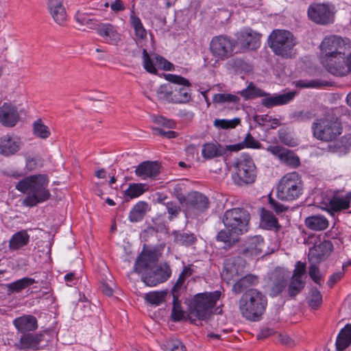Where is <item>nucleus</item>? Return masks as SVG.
Returning <instances> with one entry per match:
<instances>
[{
	"mask_svg": "<svg viewBox=\"0 0 351 351\" xmlns=\"http://www.w3.org/2000/svg\"><path fill=\"white\" fill-rule=\"evenodd\" d=\"M236 36V44L243 49L254 50L260 46L261 35L250 28L241 29Z\"/></svg>",
	"mask_w": 351,
	"mask_h": 351,
	"instance_id": "15",
	"label": "nucleus"
},
{
	"mask_svg": "<svg viewBox=\"0 0 351 351\" xmlns=\"http://www.w3.org/2000/svg\"><path fill=\"white\" fill-rule=\"evenodd\" d=\"M173 308L171 311L172 319L175 322L180 321L184 317V311L181 307V303L178 300L179 294H172Z\"/></svg>",
	"mask_w": 351,
	"mask_h": 351,
	"instance_id": "46",
	"label": "nucleus"
},
{
	"mask_svg": "<svg viewBox=\"0 0 351 351\" xmlns=\"http://www.w3.org/2000/svg\"><path fill=\"white\" fill-rule=\"evenodd\" d=\"M265 96L266 97L262 99L261 104L266 108H272L276 106L285 105L292 99H293L295 93L289 92L284 94L275 95L273 96Z\"/></svg>",
	"mask_w": 351,
	"mask_h": 351,
	"instance_id": "27",
	"label": "nucleus"
},
{
	"mask_svg": "<svg viewBox=\"0 0 351 351\" xmlns=\"http://www.w3.org/2000/svg\"><path fill=\"white\" fill-rule=\"evenodd\" d=\"M351 191L344 196L335 195L330 200V208L334 211H340L350 208Z\"/></svg>",
	"mask_w": 351,
	"mask_h": 351,
	"instance_id": "32",
	"label": "nucleus"
},
{
	"mask_svg": "<svg viewBox=\"0 0 351 351\" xmlns=\"http://www.w3.org/2000/svg\"><path fill=\"white\" fill-rule=\"evenodd\" d=\"M239 101L238 96L230 93H217L213 97V101L216 104H238Z\"/></svg>",
	"mask_w": 351,
	"mask_h": 351,
	"instance_id": "44",
	"label": "nucleus"
},
{
	"mask_svg": "<svg viewBox=\"0 0 351 351\" xmlns=\"http://www.w3.org/2000/svg\"><path fill=\"white\" fill-rule=\"evenodd\" d=\"M36 280L34 278L25 277L13 282L6 285L8 290L11 292H20L23 289L34 284Z\"/></svg>",
	"mask_w": 351,
	"mask_h": 351,
	"instance_id": "38",
	"label": "nucleus"
},
{
	"mask_svg": "<svg viewBox=\"0 0 351 351\" xmlns=\"http://www.w3.org/2000/svg\"><path fill=\"white\" fill-rule=\"evenodd\" d=\"M296 86L300 88H317L323 86V83L319 80H300L296 82Z\"/></svg>",
	"mask_w": 351,
	"mask_h": 351,
	"instance_id": "63",
	"label": "nucleus"
},
{
	"mask_svg": "<svg viewBox=\"0 0 351 351\" xmlns=\"http://www.w3.org/2000/svg\"><path fill=\"white\" fill-rule=\"evenodd\" d=\"M171 274V269L166 263L156 266L150 272L143 274L142 281L149 287H154L167 280Z\"/></svg>",
	"mask_w": 351,
	"mask_h": 351,
	"instance_id": "14",
	"label": "nucleus"
},
{
	"mask_svg": "<svg viewBox=\"0 0 351 351\" xmlns=\"http://www.w3.org/2000/svg\"><path fill=\"white\" fill-rule=\"evenodd\" d=\"M29 240V235L26 230H21L15 233L9 241V247L11 250H17L26 245Z\"/></svg>",
	"mask_w": 351,
	"mask_h": 351,
	"instance_id": "34",
	"label": "nucleus"
},
{
	"mask_svg": "<svg viewBox=\"0 0 351 351\" xmlns=\"http://www.w3.org/2000/svg\"><path fill=\"white\" fill-rule=\"evenodd\" d=\"M260 226L264 229L274 230L275 232H278L281 228L274 214L263 208L261 210Z\"/></svg>",
	"mask_w": 351,
	"mask_h": 351,
	"instance_id": "29",
	"label": "nucleus"
},
{
	"mask_svg": "<svg viewBox=\"0 0 351 351\" xmlns=\"http://www.w3.org/2000/svg\"><path fill=\"white\" fill-rule=\"evenodd\" d=\"M225 149L217 143H208L202 146V154L206 159H212L222 156Z\"/></svg>",
	"mask_w": 351,
	"mask_h": 351,
	"instance_id": "33",
	"label": "nucleus"
},
{
	"mask_svg": "<svg viewBox=\"0 0 351 351\" xmlns=\"http://www.w3.org/2000/svg\"><path fill=\"white\" fill-rule=\"evenodd\" d=\"M13 325L19 332L26 334L37 329L38 322L34 316L25 315L14 319Z\"/></svg>",
	"mask_w": 351,
	"mask_h": 351,
	"instance_id": "24",
	"label": "nucleus"
},
{
	"mask_svg": "<svg viewBox=\"0 0 351 351\" xmlns=\"http://www.w3.org/2000/svg\"><path fill=\"white\" fill-rule=\"evenodd\" d=\"M191 274L192 269L190 267H185L171 289L172 294H179V291L184 283L186 278L189 277Z\"/></svg>",
	"mask_w": 351,
	"mask_h": 351,
	"instance_id": "49",
	"label": "nucleus"
},
{
	"mask_svg": "<svg viewBox=\"0 0 351 351\" xmlns=\"http://www.w3.org/2000/svg\"><path fill=\"white\" fill-rule=\"evenodd\" d=\"M221 295V293L219 291L195 295L191 310V315L199 319H208L213 313V308Z\"/></svg>",
	"mask_w": 351,
	"mask_h": 351,
	"instance_id": "8",
	"label": "nucleus"
},
{
	"mask_svg": "<svg viewBox=\"0 0 351 351\" xmlns=\"http://www.w3.org/2000/svg\"><path fill=\"white\" fill-rule=\"evenodd\" d=\"M33 133L36 137L42 139L47 138L51 134L49 128L44 124L41 119L33 123Z\"/></svg>",
	"mask_w": 351,
	"mask_h": 351,
	"instance_id": "42",
	"label": "nucleus"
},
{
	"mask_svg": "<svg viewBox=\"0 0 351 351\" xmlns=\"http://www.w3.org/2000/svg\"><path fill=\"white\" fill-rule=\"evenodd\" d=\"M186 207V214L203 212L209 206L208 198L201 193L193 191L186 195V199L183 205Z\"/></svg>",
	"mask_w": 351,
	"mask_h": 351,
	"instance_id": "16",
	"label": "nucleus"
},
{
	"mask_svg": "<svg viewBox=\"0 0 351 351\" xmlns=\"http://www.w3.org/2000/svg\"><path fill=\"white\" fill-rule=\"evenodd\" d=\"M245 267V261L242 258H228L224 262L221 276L225 281L230 283L244 274Z\"/></svg>",
	"mask_w": 351,
	"mask_h": 351,
	"instance_id": "13",
	"label": "nucleus"
},
{
	"mask_svg": "<svg viewBox=\"0 0 351 351\" xmlns=\"http://www.w3.org/2000/svg\"><path fill=\"white\" fill-rule=\"evenodd\" d=\"M156 94L160 100L174 104V97H173V86L170 84L160 86L156 90Z\"/></svg>",
	"mask_w": 351,
	"mask_h": 351,
	"instance_id": "39",
	"label": "nucleus"
},
{
	"mask_svg": "<svg viewBox=\"0 0 351 351\" xmlns=\"http://www.w3.org/2000/svg\"><path fill=\"white\" fill-rule=\"evenodd\" d=\"M332 247V244L329 241H324L318 245H315L309 250L308 258L314 262L319 263L330 254Z\"/></svg>",
	"mask_w": 351,
	"mask_h": 351,
	"instance_id": "21",
	"label": "nucleus"
},
{
	"mask_svg": "<svg viewBox=\"0 0 351 351\" xmlns=\"http://www.w3.org/2000/svg\"><path fill=\"white\" fill-rule=\"evenodd\" d=\"M145 300L151 304L159 305L164 301L162 292H149L145 295Z\"/></svg>",
	"mask_w": 351,
	"mask_h": 351,
	"instance_id": "56",
	"label": "nucleus"
},
{
	"mask_svg": "<svg viewBox=\"0 0 351 351\" xmlns=\"http://www.w3.org/2000/svg\"><path fill=\"white\" fill-rule=\"evenodd\" d=\"M158 258V254L155 251L149 250L141 253L135 262L134 271L140 274L145 269L151 268Z\"/></svg>",
	"mask_w": 351,
	"mask_h": 351,
	"instance_id": "22",
	"label": "nucleus"
},
{
	"mask_svg": "<svg viewBox=\"0 0 351 351\" xmlns=\"http://www.w3.org/2000/svg\"><path fill=\"white\" fill-rule=\"evenodd\" d=\"M164 351H186L185 346L179 339H167L161 345Z\"/></svg>",
	"mask_w": 351,
	"mask_h": 351,
	"instance_id": "48",
	"label": "nucleus"
},
{
	"mask_svg": "<svg viewBox=\"0 0 351 351\" xmlns=\"http://www.w3.org/2000/svg\"><path fill=\"white\" fill-rule=\"evenodd\" d=\"M21 145L19 138L4 135L0 138V154L5 156L14 155L20 150Z\"/></svg>",
	"mask_w": 351,
	"mask_h": 351,
	"instance_id": "20",
	"label": "nucleus"
},
{
	"mask_svg": "<svg viewBox=\"0 0 351 351\" xmlns=\"http://www.w3.org/2000/svg\"><path fill=\"white\" fill-rule=\"evenodd\" d=\"M48 184L47 175L36 174L19 181L16 185V189L27 194L23 200V204L27 206L32 207L50 198L51 193L47 189Z\"/></svg>",
	"mask_w": 351,
	"mask_h": 351,
	"instance_id": "3",
	"label": "nucleus"
},
{
	"mask_svg": "<svg viewBox=\"0 0 351 351\" xmlns=\"http://www.w3.org/2000/svg\"><path fill=\"white\" fill-rule=\"evenodd\" d=\"M131 25L134 29L135 35L138 39H145L147 37V31L143 25L139 17L136 16L134 11L132 10L130 16Z\"/></svg>",
	"mask_w": 351,
	"mask_h": 351,
	"instance_id": "36",
	"label": "nucleus"
},
{
	"mask_svg": "<svg viewBox=\"0 0 351 351\" xmlns=\"http://www.w3.org/2000/svg\"><path fill=\"white\" fill-rule=\"evenodd\" d=\"M308 16L317 24L327 25L334 20L331 6L328 3H313L308 9Z\"/></svg>",
	"mask_w": 351,
	"mask_h": 351,
	"instance_id": "12",
	"label": "nucleus"
},
{
	"mask_svg": "<svg viewBox=\"0 0 351 351\" xmlns=\"http://www.w3.org/2000/svg\"><path fill=\"white\" fill-rule=\"evenodd\" d=\"M143 66L145 69L150 73L155 74L157 72V70L155 67V61H154V55L153 56V58H151L147 50L143 49Z\"/></svg>",
	"mask_w": 351,
	"mask_h": 351,
	"instance_id": "53",
	"label": "nucleus"
},
{
	"mask_svg": "<svg viewBox=\"0 0 351 351\" xmlns=\"http://www.w3.org/2000/svg\"><path fill=\"white\" fill-rule=\"evenodd\" d=\"M160 173V166L156 162L145 161L136 169L135 173L143 179L154 178Z\"/></svg>",
	"mask_w": 351,
	"mask_h": 351,
	"instance_id": "26",
	"label": "nucleus"
},
{
	"mask_svg": "<svg viewBox=\"0 0 351 351\" xmlns=\"http://www.w3.org/2000/svg\"><path fill=\"white\" fill-rule=\"evenodd\" d=\"M173 195L178 199V200L179 201L180 204H182V205H184L186 199V196H185L183 193H182V186L181 185H176L174 188H173Z\"/></svg>",
	"mask_w": 351,
	"mask_h": 351,
	"instance_id": "64",
	"label": "nucleus"
},
{
	"mask_svg": "<svg viewBox=\"0 0 351 351\" xmlns=\"http://www.w3.org/2000/svg\"><path fill=\"white\" fill-rule=\"evenodd\" d=\"M250 213L243 208H233L225 211L222 222L225 229L220 230L216 239L230 248L239 240L241 235L247 233L250 229Z\"/></svg>",
	"mask_w": 351,
	"mask_h": 351,
	"instance_id": "2",
	"label": "nucleus"
},
{
	"mask_svg": "<svg viewBox=\"0 0 351 351\" xmlns=\"http://www.w3.org/2000/svg\"><path fill=\"white\" fill-rule=\"evenodd\" d=\"M239 93L245 99H250L268 95L267 93L257 88L253 82H250L247 88L240 91Z\"/></svg>",
	"mask_w": 351,
	"mask_h": 351,
	"instance_id": "37",
	"label": "nucleus"
},
{
	"mask_svg": "<svg viewBox=\"0 0 351 351\" xmlns=\"http://www.w3.org/2000/svg\"><path fill=\"white\" fill-rule=\"evenodd\" d=\"M47 341L45 334L26 333L21 337L18 347L21 350H39L45 347Z\"/></svg>",
	"mask_w": 351,
	"mask_h": 351,
	"instance_id": "18",
	"label": "nucleus"
},
{
	"mask_svg": "<svg viewBox=\"0 0 351 351\" xmlns=\"http://www.w3.org/2000/svg\"><path fill=\"white\" fill-rule=\"evenodd\" d=\"M264 240L262 237L256 235L248 238L244 244L242 254L245 256H258L263 252Z\"/></svg>",
	"mask_w": 351,
	"mask_h": 351,
	"instance_id": "25",
	"label": "nucleus"
},
{
	"mask_svg": "<svg viewBox=\"0 0 351 351\" xmlns=\"http://www.w3.org/2000/svg\"><path fill=\"white\" fill-rule=\"evenodd\" d=\"M271 282V295L276 296L280 294L287 286V281L270 280Z\"/></svg>",
	"mask_w": 351,
	"mask_h": 351,
	"instance_id": "61",
	"label": "nucleus"
},
{
	"mask_svg": "<svg viewBox=\"0 0 351 351\" xmlns=\"http://www.w3.org/2000/svg\"><path fill=\"white\" fill-rule=\"evenodd\" d=\"M258 283V277L253 274H247L239 278L233 285L232 290L235 294H240L243 291L249 290L250 287L256 286Z\"/></svg>",
	"mask_w": 351,
	"mask_h": 351,
	"instance_id": "28",
	"label": "nucleus"
},
{
	"mask_svg": "<svg viewBox=\"0 0 351 351\" xmlns=\"http://www.w3.org/2000/svg\"><path fill=\"white\" fill-rule=\"evenodd\" d=\"M322 302V296L317 289H312L308 300L309 306L313 308H317Z\"/></svg>",
	"mask_w": 351,
	"mask_h": 351,
	"instance_id": "54",
	"label": "nucleus"
},
{
	"mask_svg": "<svg viewBox=\"0 0 351 351\" xmlns=\"http://www.w3.org/2000/svg\"><path fill=\"white\" fill-rule=\"evenodd\" d=\"M311 278L317 285H321L322 276L319 268L315 265H311L308 269Z\"/></svg>",
	"mask_w": 351,
	"mask_h": 351,
	"instance_id": "62",
	"label": "nucleus"
},
{
	"mask_svg": "<svg viewBox=\"0 0 351 351\" xmlns=\"http://www.w3.org/2000/svg\"><path fill=\"white\" fill-rule=\"evenodd\" d=\"M306 272V265L305 263L297 261L295 265V268L293 271L291 278L298 280H304L303 277Z\"/></svg>",
	"mask_w": 351,
	"mask_h": 351,
	"instance_id": "57",
	"label": "nucleus"
},
{
	"mask_svg": "<svg viewBox=\"0 0 351 351\" xmlns=\"http://www.w3.org/2000/svg\"><path fill=\"white\" fill-rule=\"evenodd\" d=\"M236 47L235 41L226 35H219L212 38L209 49L213 56L219 61L229 58Z\"/></svg>",
	"mask_w": 351,
	"mask_h": 351,
	"instance_id": "10",
	"label": "nucleus"
},
{
	"mask_svg": "<svg viewBox=\"0 0 351 351\" xmlns=\"http://www.w3.org/2000/svg\"><path fill=\"white\" fill-rule=\"evenodd\" d=\"M234 173L232 178L239 186L252 184L256 178V168L249 156H242L234 164Z\"/></svg>",
	"mask_w": 351,
	"mask_h": 351,
	"instance_id": "9",
	"label": "nucleus"
},
{
	"mask_svg": "<svg viewBox=\"0 0 351 351\" xmlns=\"http://www.w3.org/2000/svg\"><path fill=\"white\" fill-rule=\"evenodd\" d=\"M267 151L287 165L297 167L300 165L299 158L293 152L278 145L269 146Z\"/></svg>",
	"mask_w": 351,
	"mask_h": 351,
	"instance_id": "19",
	"label": "nucleus"
},
{
	"mask_svg": "<svg viewBox=\"0 0 351 351\" xmlns=\"http://www.w3.org/2000/svg\"><path fill=\"white\" fill-rule=\"evenodd\" d=\"M288 271L282 267H276L271 274L270 280L287 281Z\"/></svg>",
	"mask_w": 351,
	"mask_h": 351,
	"instance_id": "59",
	"label": "nucleus"
},
{
	"mask_svg": "<svg viewBox=\"0 0 351 351\" xmlns=\"http://www.w3.org/2000/svg\"><path fill=\"white\" fill-rule=\"evenodd\" d=\"M144 192L143 186L141 184H130L128 189L125 191V195L130 199L137 197Z\"/></svg>",
	"mask_w": 351,
	"mask_h": 351,
	"instance_id": "55",
	"label": "nucleus"
},
{
	"mask_svg": "<svg viewBox=\"0 0 351 351\" xmlns=\"http://www.w3.org/2000/svg\"><path fill=\"white\" fill-rule=\"evenodd\" d=\"M20 119L19 112L16 106L10 102L0 105V123L4 127L12 128Z\"/></svg>",
	"mask_w": 351,
	"mask_h": 351,
	"instance_id": "17",
	"label": "nucleus"
},
{
	"mask_svg": "<svg viewBox=\"0 0 351 351\" xmlns=\"http://www.w3.org/2000/svg\"><path fill=\"white\" fill-rule=\"evenodd\" d=\"M53 21L60 25H64L66 21V13L64 7H59L49 10Z\"/></svg>",
	"mask_w": 351,
	"mask_h": 351,
	"instance_id": "50",
	"label": "nucleus"
},
{
	"mask_svg": "<svg viewBox=\"0 0 351 351\" xmlns=\"http://www.w3.org/2000/svg\"><path fill=\"white\" fill-rule=\"evenodd\" d=\"M305 226L312 230L322 231L328 227V220L323 215H315L305 219Z\"/></svg>",
	"mask_w": 351,
	"mask_h": 351,
	"instance_id": "30",
	"label": "nucleus"
},
{
	"mask_svg": "<svg viewBox=\"0 0 351 351\" xmlns=\"http://www.w3.org/2000/svg\"><path fill=\"white\" fill-rule=\"evenodd\" d=\"M313 136L317 140L328 143L336 141L342 134L343 127L340 120L326 114L314 120L311 125Z\"/></svg>",
	"mask_w": 351,
	"mask_h": 351,
	"instance_id": "5",
	"label": "nucleus"
},
{
	"mask_svg": "<svg viewBox=\"0 0 351 351\" xmlns=\"http://www.w3.org/2000/svg\"><path fill=\"white\" fill-rule=\"evenodd\" d=\"M167 197L158 199V202L160 204L165 206V207L167 210V213L169 214V217H168L169 219L172 220L174 218L178 217V216L180 213L181 206L175 202L167 201Z\"/></svg>",
	"mask_w": 351,
	"mask_h": 351,
	"instance_id": "41",
	"label": "nucleus"
},
{
	"mask_svg": "<svg viewBox=\"0 0 351 351\" xmlns=\"http://www.w3.org/2000/svg\"><path fill=\"white\" fill-rule=\"evenodd\" d=\"M259 145L260 143L257 141H256L250 134H248L246 135L242 144L230 145L228 147V149L230 151H239L244 146L250 148H257L259 147Z\"/></svg>",
	"mask_w": 351,
	"mask_h": 351,
	"instance_id": "45",
	"label": "nucleus"
},
{
	"mask_svg": "<svg viewBox=\"0 0 351 351\" xmlns=\"http://www.w3.org/2000/svg\"><path fill=\"white\" fill-rule=\"evenodd\" d=\"M196 240L197 239L193 233L182 232H176L174 233L175 242L181 245L190 246L195 243Z\"/></svg>",
	"mask_w": 351,
	"mask_h": 351,
	"instance_id": "43",
	"label": "nucleus"
},
{
	"mask_svg": "<svg viewBox=\"0 0 351 351\" xmlns=\"http://www.w3.org/2000/svg\"><path fill=\"white\" fill-rule=\"evenodd\" d=\"M90 27L95 29L97 34L108 43L116 44L121 40V35L112 24L101 23Z\"/></svg>",
	"mask_w": 351,
	"mask_h": 351,
	"instance_id": "23",
	"label": "nucleus"
},
{
	"mask_svg": "<svg viewBox=\"0 0 351 351\" xmlns=\"http://www.w3.org/2000/svg\"><path fill=\"white\" fill-rule=\"evenodd\" d=\"M147 204L144 202H138L132 209L129 215V219L132 222L141 221L145 216Z\"/></svg>",
	"mask_w": 351,
	"mask_h": 351,
	"instance_id": "40",
	"label": "nucleus"
},
{
	"mask_svg": "<svg viewBox=\"0 0 351 351\" xmlns=\"http://www.w3.org/2000/svg\"><path fill=\"white\" fill-rule=\"evenodd\" d=\"M320 60L328 72L345 76L351 72V42L337 35L326 36L320 45Z\"/></svg>",
	"mask_w": 351,
	"mask_h": 351,
	"instance_id": "1",
	"label": "nucleus"
},
{
	"mask_svg": "<svg viewBox=\"0 0 351 351\" xmlns=\"http://www.w3.org/2000/svg\"><path fill=\"white\" fill-rule=\"evenodd\" d=\"M43 159L39 156L29 157L26 159L25 168L32 171L43 167Z\"/></svg>",
	"mask_w": 351,
	"mask_h": 351,
	"instance_id": "58",
	"label": "nucleus"
},
{
	"mask_svg": "<svg viewBox=\"0 0 351 351\" xmlns=\"http://www.w3.org/2000/svg\"><path fill=\"white\" fill-rule=\"evenodd\" d=\"M351 343V324H348L341 329L336 341L337 351H343Z\"/></svg>",
	"mask_w": 351,
	"mask_h": 351,
	"instance_id": "31",
	"label": "nucleus"
},
{
	"mask_svg": "<svg viewBox=\"0 0 351 351\" xmlns=\"http://www.w3.org/2000/svg\"><path fill=\"white\" fill-rule=\"evenodd\" d=\"M166 80L178 85H182L184 87L178 88L173 86L174 104H185L191 99L190 93L191 83L184 77L174 74H167L165 77Z\"/></svg>",
	"mask_w": 351,
	"mask_h": 351,
	"instance_id": "11",
	"label": "nucleus"
},
{
	"mask_svg": "<svg viewBox=\"0 0 351 351\" xmlns=\"http://www.w3.org/2000/svg\"><path fill=\"white\" fill-rule=\"evenodd\" d=\"M241 123L239 118H234L233 119H215L214 121V125L216 128L221 129L234 128Z\"/></svg>",
	"mask_w": 351,
	"mask_h": 351,
	"instance_id": "51",
	"label": "nucleus"
},
{
	"mask_svg": "<svg viewBox=\"0 0 351 351\" xmlns=\"http://www.w3.org/2000/svg\"><path fill=\"white\" fill-rule=\"evenodd\" d=\"M267 305L266 296L256 289L246 291L239 301V308L242 317L251 322L261 320Z\"/></svg>",
	"mask_w": 351,
	"mask_h": 351,
	"instance_id": "4",
	"label": "nucleus"
},
{
	"mask_svg": "<svg viewBox=\"0 0 351 351\" xmlns=\"http://www.w3.org/2000/svg\"><path fill=\"white\" fill-rule=\"evenodd\" d=\"M313 117L314 114L309 110L295 111L290 114V118L297 122L308 121Z\"/></svg>",
	"mask_w": 351,
	"mask_h": 351,
	"instance_id": "52",
	"label": "nucleus"
},
{
	"mask_svg": "<svg viewBox=\"0 0 351 351\" xmlns=\"http://www.w3.org/2000/svg\"><path fill=\"white\" fill-rule=\"evenodd\" d=\"M304 183L300 175L293 171L286 173L280 180L277 186L278 199L292 202L300 198L303 194Z\"/></svg>",
	"mask_w": 351,
	"mask_h": 351,
	"instance_id": "7",
	"label": "nucleus"
},
{
	"mask_svg": "<svg viewBox=\"0 0 351 351\" xmlns=\"http://www.w3.org/2000/svg\"><path fill=\"white\" fill-rule=\"evenodd\" d=\"M154 61L156 66L160 69L171 71L173 66L171 62L157 54H154Z\"/></svg>",
	"mask_w": 351,
	"mask_h": 351,
	"instance_id": "60",
	"label": "nucleus"
},
{
	"mask_svg": "<svg viewBox=\"0 0 351 351\" xmlns=\"http://www.w3.org/2000/svg\"><path fill=\"white\" fill-rule=\"evenodd\" d=\"M305 284L304 280H298L291 278L287 289L289 295L291 298L295 297L302 291Z\"/></svg>",
	"mask_w": 351,
	"mask_h": 351,
	"instance_id": "47",
	"label": "nucleus"
},
{
	"mask_svg": "<svg viewBox=\"0 0 351 351\" xmlns=\"http://www.w3.org/2000/svg\"><path fill=\"white\" fill-rule=\"evenodd\" d=\"M228 69L234 71L235 73H250L252 71V66L245 60L240 58H233L226 63Z\"/></svg>",
	"mask_w": 351,
	"mask_h": 351,
	"instance_id": "35",
	"label": "nucleus"
},
{
	"mask_svg": "<svg viewBox=\"0 0 351 351\" xmlns=\"http://www.w3.org/2000/svg\"><path fill=\"white\" fill-rule=\"evenodd\" d=\"M296 43L293 34L285 29H274L268 38V45L274 54L284 58L294 56Z\"/></svg>",
	"mask_w": 351,
	"mask_h": 351,
	"instance_id": "6",
	"label": "nucleus"
}]
</instances>
